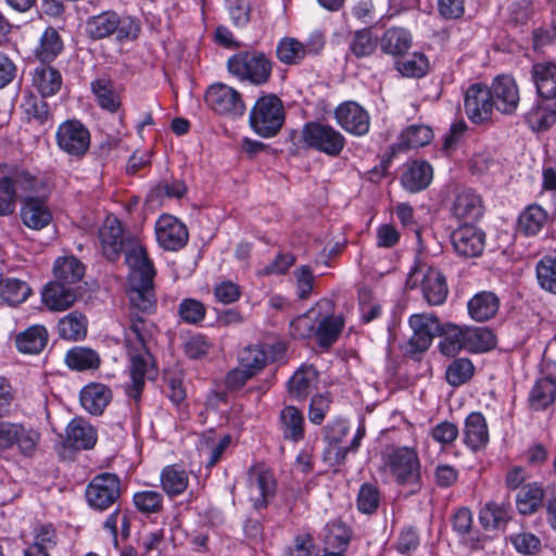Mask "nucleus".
<instances>
[{"instance_id": "c85d7f7f", "label": "nucleus", "mask_w": 556, "mask_h": 556, "mask_svg": "<svg viewBox=\"0 0 556 556\" xmlns=\"http://www.w3.org/2000/svg\"><path fill=\"white\" fill-rule=\"evenodd\" d=\"M21 218L26 227L40 230L50 224L52 214L42 200L26 197L21 207Z\"/></svg>"}, {"instance_id": "bb28decb", "label": "nucleus", "mask_w": 556, "mask_h": 556, "mask_svg": "<svg viewBox=\"0 0 556 556\" xmlns=\"http://www.w3.org/2000/svg\"><path fill=\"white\" fill-rule=\"evenodd\" d=\"M49 340L45 326L33 325L15 336L14 342L18 352L37 355L43 351Z\"/></svg>"}, {"instance_id": "052dcab7", "label": "nucleus", "mask_w": 556, "mask_h": 556, "mask_svg": "<svg viewBox=\"0 0 556 556\" xmlns=\"http://www.w3.org/2000/svg\"><path fill=\"white\" fill-rule=\"evenodd\" d=\"M535 270L540 287L551 293L556 294V257H542L538 262Z\"/></svg>"}, {"instance_id": "39448f33", "label": "nucleus", "mask_w": 556, "mask_h": 556, "mask_svg": "<svg viewBox=\"0 0 556 556\" xmlns=\"http://www.w3.org/2000/svg\"><path fill=\"white\" fill-rule=\"evenodd\" d=\"M408 289L420 287L424 299L429 305H442L448 294L444 275L426 263H417L406 279Z\"/></svg>"}, {"instance_id": "423d86ee", "label": "nucleus", "mask_w": 556, "mask_h": 556, "mask_svg": "<svg viewBox=\"0 0 556 556\" xmlns=\"http://www.w3.org/2000/svg\"><path fill=\"white\" fill-rule=\"evenodd\" d=\"M408 325L413 334L404 345V353L410 357L425 353L438 337L442 326L434 314L428 313L410 315Z\"/></svg>"}, {"instance_id": "37998d69", "label": "nucleus", "mask_w": 556, "mask_h": 556, "mask_svg": "<svg viewBox=\"0 0 556 556\" xmlns=\"http://www.w3.org/2000/svg\"><path fill=\"white\" fill-rule=\"evenodd\" d=\"M65 363L70 368L78 371L97 369L100 366V356L90 348L75 346L67 351Z\"/></svg>"}, {"instance_id": "e2e57ef3", "label": "nucleus", "mask_w": 556, "mask_h": 556, "mask_svg": "<svg viewBox=\"0 0 556 556\" xmlns=\"http://www.w3.org/2000/svg\"><path fill=\"white\" fill-rule=\"evenodd\" d=\"M475 367L468 358L454 359L446 368L445 378L448 384L458 387L473 375Z\"/></svg>"}, {"instance_id": "412c9836", "label": "nucleus", "mask_w": 556, "mask_h": 556, "mask_svg": "<svg viewBox=\"0 0 556 556\" xmlns=\"http://www.w3.org/2000/svg\"><path fill=\"white\" fill-rule=\"evenodd\" d=\"M128 354L130 358L129 374L131 383L127 387L126 392L129 397L138 401L144 386V378L150 364L151 354L149 349H140L137 346L128 348Z\"/></svg>"}, {"instance_id": "a211bd4d", "label": "nucleus", "mask_w": 556, "mask_h": 556, "mask_svg": "<svg viewBox=\"0 0 556 556\" xmlns=\"http://www.w3.org/2000/svg\"><path fill=\"white\" fill-rule=\"evenodd\" d=\"M99 240L104 256L116 261L125 249L128 240L124 239V231L121 222L116 217H108L99 229Z\"/></svg>"}, {"instance_id": "603ef678", "label": "nucleus", "mask_w": 556, "mask_h": 556, "mask_svg": "<svg viewBox=\"0 0 556 556\" xmlns=\"http://www.w3.org/2000/svg\"><path fill=\"white\" fill-rule=\"evenodd\" d=\"M547 213L539 205L528 206L518 218V228L526 236L536 235L545 225Z\"/></svg>"}, {"instance_id": "c03bdc74", "label": "nucleus", "mask_w": 556, "mask_h": 556, "mask_svg": "<svg viewBox=\"0 0 556 556\" xmlns=\"http://www.w3.org/2000/svg\"><path fill=\"white\" fill-rule=\"evenodd\" d=\"M63 49V41L53 27H48L41 35L39 45L35 49L36 58L45 62H51L54 60Z\"/></svg>"}, {"instance_id": "e433bc0d", "label": "nucleus", "mask_w": 556, "mask_h": 556, "mask_svg": "<svg viewBox=\"0 0 556 556\" xmlns=\"http://www.w3.org/2000/svg\"><path fill=\"white\" fill-rule=\"evenodd\" d=\"M438 336L440 337L438 348L443 355L454 357L466 350L465 328L447 323L441 326Z\"/></svg>"}, {"instance_id": "7ed1b4c3", "label": "nucleus", "mask_w": 556, "mask_h": 556, "mask_svg": "<svg viewBox=\"0 0 556 556\" xmlns=\"http://www.w3.org/2000/svg\"><path fill=\"white\" fill-rule=\"evenodd\" d=\"M274 62L262 51H241L227 61L228 72L238 80L263 86L271 77Z\"/></svg>"}, {"instance_id": "aec40b11", "label": "nucleus", "mask_w": 556, "mask_h": 556, "mask_svg": "<svg viewBox=\"0 0 556 556\" xmlns=\"http://www.w3.org/2000/svg\"><path fill=\"white\" fill-rule=\"evenodd\" d=\"M490 93L492 94L494 108L505 114L516 111L519 103V90L516 81L510 76H498L494 79Z\"/></svg>"}, {"instance_id": "58836bf2", "label": "nucleus", "mask_w": 556, "mask_h": 556, "mask_svg": "<svg viewBox=\"0 0 556 556\" xmlns=\"http://www.w3.org/2000/svg\"><path fill=\"white\" fill-rule=\"evenodd\" d=\"M56 328L60 338L64 340H84L87 336L88 319L83 313L73 311L59 320Z\"/></svg>"}, {"instance_id": "4d7b16f0", "label": "nucleus", "mask_w": 556, "mask_h": 556, "mask_svg": "<svg viewBox=\"0 0 556 556\" xmlns=\"http://www.w3.org/2000/svg\"><path fill=\"white\" fill-rule=\"evenodd\" d=\"M91 90L94 93L99 105L110 112H115L119 108V99L114 91L113 83L110 79L100 78L91 84Z\"/></svg>"}, {"instance_id": "c9c22d12", "label": "nucleus", "mask_w": 556, "mask_h": 556, "mask_svg": "<svg viewBox=\"0 0 556 556\" xmlns=\"http://www.w3.org/2000/svg\"><path fill=\"white\" fill-rule=\"evenodd\" d=\"M128 298L132 308L142 313L151 312L156 303L153 291V279L129 280Z\"/></svg>"}, {"instance_id": "473e14b6", "label": "nucleus", "mask_w": 556, "mask_h": 556, "mask_svg": "<svg viewBox=\"0 0 556 556\" xmlns=\"http://www.w3.org/2000/svg\"><path fill=\"white\" fill-rule=\"evenodd\" d=\"M469 316L479 323L493 318L500 308V299L490 291L475 294L467 304Z\"/></svg>"}, {"instance_id": "4c0bfd02", "label": "nucleus", "mask_w": 556, "mask_h": 556, "mask_svg": "<svg viewBox=\"0 0 556 556\" xmlns=\"http://www.w3.org/2000/svg\"><path fill=\"white\" fill-rule=\"evenodd\" d=\"M161 486L170 497L182 494L189 485V475L179 465L164 467L160 475Z\"/></svg>"}, {"instance_id": "ddd939ff", "label": "nucleus", "mask_w": 556, "mask_h": 556, "mask_svg": "<svg viewBox=\"0 0 556 556\" xmlns=\"http://www.w3.org/2000/svg\"><path fill=\"white\" fill-rule=\"evenodd\" d=\"M451 243L457 256L478 257L485 248V232L476 226L465 224L451 233Z\"/></svg>"}, {"instance_id": "13d9d810", "label": "nucleus", "mask_w": 556, "mask_h": 556, "mask_svg": "<svg viewBox=\"0 0 556 556\" xmlns=\"http://www.w3.org/2000/svg\"><path fill=\"white\" fill-rule=\"evenodd\" d=\"M379 43L378 38L369 28H364L354 33L350 41V51L354 56L367 58L371 55Z\"/></svg>"}, {"instance_id": "680f3d73", "label": "nucleus", "mask_w": 556, "mask_h": 556, "mask_svg": "<svg viewBox=\"0 0 556 556\" xmlns=\"http://www.w3.org/2000/svg\"><path fill=\"white\" fill-rule=\"evenodd\" d=\"M432 139V130L426 125H412L401 135L400 146L416 149L428 144Z\"/></svg>"}, {"instance_id": "864d4df0", "label": "nucleus", "mask_w": 556, "mask_h": 556, "mask_svg": "<svg viewBox=\"0 0 556 556\" xmlns=\"http://www.w3.org/2000/svg\"><path fill=\"white\" fill-rule=\"evenodd\" d=\"M479 519L484 529L502 528L509 520L508 506L494 502L486 503L480 510Z\"/></svg>"}, {"instance_id": "393cba45", "label": "nucleus", "mask_w": 556, "mask_h": 556, "mask_svg": "<svg viewBox=\"0 0 556 556\" xmlns=\"http://www.w3.org/2000/svg\"><path fill=\"white\" fill-rule=\"evenodd\" d=\"M380 49L393 58L403 56L413 45L410 31L404 27H390L379 39Z\"/></svg>"}, {"instance_id": "0eeeda50", "label": "nucleus", "mask_w": 556, "mask_h": 556, "mask_svg": "<svg viewBox=\"0 0 556 556\" xmlns=\"http://www.w3.org/2000/svg\"><path fill=\"white\" fill-rule=\"evenodd\" d=\"M302 141L307 148L329 156H338L345 146V138L339 130L319 122H308L303 126Z\"/></svg>"}, {"instance_id": "6e6d98bb", "label": "nucleus", "mask_w": 556, "mask_h": 556, "mask_svg": "<svg viewBox=\"0 0 556 556\" xmlns=\"http://www.w3.org/2000/svg\"><path fill=\"white\" fill-rule=\"evenodd\" d=\"M276 55L283 64H298L305 56L304 43L291 38H282L276 47Z\"/></svg>"}, {"instance_id": "338daca9", "label": "nucleus", "mask_w": 556, "mask_h": 556, "mask_svg": "<svg viewBox=\"0 0 556 556\" xmlns=\"http://www.w3.org/2000/svg\"><path fill=\"white\" fill-rule=\"evenodd\" d=\"M134 505L143 514H155L163 507V495L157 491H141L134 494Z\"/></svg>"}, {"instance_id": "7c9ffc66", "label": "nucleus", "mask_w": 556, "mask_h": 556, "mask_svg": "<svg viewBox=\"0 0 556 556\" xmlns=\"http://www.w3.org/2000/svg\"><path fill=\"white\" fill-rule=\"evenodd\" d=\"M97 442L96 429L83 418L73 419L66 427V444L77 450H89Z\"/></svg>"}, {"instance_id": "f03ea898", "label": "nucleus", "mask_w": 556, "mask_h": 556, "mask_svg": "<svg viewBox=\"0 0 556 556\" xmlns=\"http://www.w3.org/2000/svg\"><path fill=\"white\" fill-rule=\"evenodd\" d=\"M382 464L394 481L402 486H409L412 493L420 491L421 463L418 452L410 446H388L382 452Z\"/></svg>"}, {"instance_id": "a878e982", "label": "nucleus", "mask_w": 556, "mask_h": 556, "mask_svg": "<svg viewBox=\"0 0 556 556\" xmlns=\"http://www.w3.org/2000/svg\"><path fill=\"white\" fill-rule=\"evenodd\" d=\"M489 442V429L484 416L472 412L465 419L464 443L472 451H478Z\"/></svg>"}, {"instance_id": "b1692460", "label": "nucleus", "mask_w": 556, "mask_h": 556, "mask_svg": "<svg viewBox=\"0 0 556 556\" xmlns=\"http://www.w3.org/2000/svg\"><path fill=\"white\" fill-rule=\"evenodd\" d=\"M319 380L318 371L312 365L301 366L289 379V394L299 401H304L317 387Z\"/></svg>"}, {"instance_id": "bf43d9fd", "label": "nucleus", "mask_w": 556, "mask_h": 556, "mask_svg": "<svg viewBox=\"0 0 556 556\" xmlns=\"http://www.w3.org/2000/svg\"><path fill=\"white\" fill-rule=\"evenodd\" d=\"M343 328V319L339 316L325 317L315 330L318 344L324 348L330 346L339 337Z\"/></svg>"}, {"instance_id": "79ce46f5", "label": "nucleus", "mask_w": 556, "mask_h": 556, "mask_svg": "<svg viewBox=\"0 0 556 556\" xmlns=\"http://www.w3.org/2000/svg\"><path fill=\"white\" fill-rule=\"evenodd\" d=\"M283 438L298 442L304 438V417L300 409L287 406L280 413Z\"/></svg>"}, {"instance_id": "f3484780", "label": "nucleus", "mask_w": 556, "mask_h": 556, "mask_svg": "<svg viewBox=\"0 0 556 556\" xmlns=\"http://www.w3.org/2000/svg\"><path fill=\"white\" fill-rule=\"evenodd\" d=\"M337 123L348 132L363 136L368 132L370 118L367 111L354 101L341 103L334 110Z\"/></svg>"}, {"instance_id": "6e6552de", "label": "nucleus", "mask_w": 556, "mask_h": 556, "mask_svg": "<svg viewBox=\"0 0 556 556\" xmlns=\"http://www.w3.org/2000/svg\"><path fill=\"white\" fill-rule=\"evenodd\" d=\"M41 435L33 427L20 422L0 421V451L16 447L24 457H33Z\"/></svg>"}, {"instance_id": "ea45409f", "label": "nucleus", "mask_w": 556, "mask_h": 556, "mask_svg": "<svg viewBox=\"0 0 556 556\" xmlns=\"http://www.w3.org/2000/svg\"><path fill=\"white\" fill-rule=\"evenodd\" d=\"M556 399V381L551 377L538 379L529 393V405L534 410L547 409Z\"/></svg>"}, {"instance_id": "774afa93", "label": "nucleus", "mask_w": 556, "mask_h": 556, "mask_svg": "<svg viewBox=\"0 0 556 556\" xmlns=\"http://www.w3.org/2000/svg\"><path fill=\"white\" fill-rule=\"evenodd\" d=\"M428 67V59L422 53H413L408 59L396 63V70L407 77H422Z\"/></svg>"}, {"instance_id": "72a5a7b5", "label": "nucleus", "mask_w": 556, "mask_h": 556, "mask_svg": "<svg viewBox=\"0 0 556 556\" xmlns=\"http://www.w3.org/2000/svg\"><path fill=\"white\" fill-rule=\"evenodd\" d=\"M433 177V170L425 161H414L402 175L401 184L409 192H418L426 189Z\"/></svg>"}, {"instance_id": "69168bd1", "label": "nucleus", "mask_w": 556, "mask_h": 556, "mask_svg": "<svg viewBox=\"0 0 556 556\" xmlns=\"http://www.w3.org/2000/svg\"><path fill=\"white\" fill-rule=\"evenodd\" d=\"M266 354L260 346H247L239 355V365L254 376L266 365Z\"/></svg>"}, {"instance_id": "49530a36", "label": "nucleus", "mask_w": 556, "mask_h": 556, "mask_svg": "<svg viewBox=\"0 0 556 556\" xmlns=\"http://www.w3.org/2000/svg\"><path fill=\"white\" fill-rule=\"evenodd\" d=\"M30 293L27 282L17 278H3L0 283V298L12 306L25 302Z\"/></svg>"}, {"instance_id": "f704fd0d", "label": "nucleus", "mask_w": 556, "mask_h": 556, "mask_svg": "<svg viewBox=\"0 0 556 556\" xmlns=\"http://www.w3.org/2000/svg\"><path fill=\"white\" fill-rule=\"evenodd\" d=\"M42 301L50 311H65L76 302V293L62 282H50L42 291Z\"/></svg>"}, {"instance_id": "6ab92c4d", "label": "nucleus", "mask_w": 556, "mask_h": 556, "mask_svg": "<svg viewBox=\"0 0 556 556\" xmlns=\"http://www.w3.org/2000/svg\"><path fill=\"white\" fill-rule=\"evenodd\" d=\"M123 251L126 264L130 268L129 280L146 279L149 281L154 278L153 264L148 258L146 249L137 240L129 239Z\"/></svg>"}, {"instance_id": "09e8293b", "label": "nucleus", "mask_w": 556, "mask_h": 556, "mask_svg": "<svg viewBox=\"0 0 556 556\" xmlns=\"http://www.w3.org/2000/svg\"><path fill=\"white\" fill-rule=\"evenodd\" d=\"M527 122L532 130H548L556 122V103H540L527 113Z\"/></svg>"}, {"instance_id": "f257e3e1", "label": "nucleus", "mask_w": 556, "mask_h": 556, "mask_svg": "<svg viewBox=\"0 0 556 556\" xmlns=\"http://www.w3.org/2000/svg\"><path fill=\"white\" fill-rule=\"evenodd\" d=\"M85 34L93 41L113 38L117 43L135 41L141 33V22L129 14L105 10L85 21Z\"/></svg>"}, {"instance_id": "a19ab883", "label": "nucleus", "mask_w": 556, "mask_h": 556, "mask_svg": "<svg viewBox=\"0 0 556 556\" xmlns=\"http://www.w3.org/2000/svg\"><path fill=\"white\" fill-rule=\"evenodd\" d=\"M62 85V76L60 72L50 66H39L33 74V86L42 97H51L55 94Z\"/></svg>"}, {"instance_id": "9d476101", "label": "nucleus", "mask_w": 556, "mask_h": 556, "mask_svg": "<svg viewBox=\"0 0 556 556\" xmlns=\"http://www.w3.org/2000/svg\"><path fill=\"white\" fill-rule=\"evenodd\" d=\"M249 498L256 510L268 507L277 492L274 473L264 465L252 466L248 471Z\"/></svg>"}, {"instance_id": "2eb2a0df", "label": "nucleus", "mask_w": 556, "mask_h": 556, "mask_svg": "<svg viewBox=\"0 0 556 556\" xmlns=\"http://www.w3.org/2000/svg\"><path fill=\"white\" fill-rule=\"evenodd\" d=\"M155 236L160 247L167 251L180 250L189 238L186 226L172 215H162L156 220Z\"/></svg>"}, {"instance_id": "4468645a", "label": "nucleus", "mask_w": 556, "mask_h": 556, "mask_svg": "<svg viewBox=\"0 0 556 556\" xmlns=\"http://www.w3.org/2000/svg\"><path fill=\"white\" fill-rule=\"evenodd\" d=\"M450 212L458 220L477 222L484 214L482 198L471 188H456Z\"/></svg>"}, {"instance_id": "c756f323", "label": "nucleus", "mask_w": 556, "mask_h": 556, "mask_svg": "<svg viewBox=\"0 0 556 556\" xmlns=\"http://www.w3.org/2000/svg\"><path fill=\"white\" fill-rule=\"evenodd\" d=\"M538 94L546 100L556 98V63L539 62L531 70Z\"/></svg>"}, {"instance_id": "0e129e2a", "label": "nucleus", "mask_w": 556, "mask_h": 556, "mask_svg": "<svg viewBox=\"0 0 556 556\" xmlns=\"http://www.w3.org/2000/svg\"><path fill=\"white\" fill-rule=\"evenodd\" d=\"M45 97L28 94L24 98L22 108L29 119H35L40 124L51 118V111Z\"/></svg>"}, {"instance_id": "f8f14e48", "label": "nucleus", "mask_w": 556, "mask_h": 556, "mask_svg": "<svg viewBox=\"0 0 556 556\" xmlns=\"http://www.w3.org/2000/svg\"><path fill=\"white\" fill-rule=\"evenodd\" d=\"M121 496V482L114 473L96 476L87 486L86 497L93 508L104 510L113 505Z\"/></svg>"}, {"instance_id": "20e7f679", "label": "nucleus", "mask_w": 556, "mask_h": 556, "mask_svg": "<svg viewBox=\"0 0 556 556\" xmlns=\"http://www.w3.org/2000/svg\"><path fill=\"white\" fill-rule=\"evenodd\" d=\"M282 101L275 94L261 97L251 109L249 122L251 128L263 138L276 136L285 123Z\"/></svg>"}, {"instance_id": "dca6fc26", "label": "nucleus", "mask_w": 556, "mask_h": 556, "mask_svg": "<svg viewBox=\"0 0 556 556\" xmlns=\"http://www.w3.org/2000/svg\"><path fill=\"white\" fill-rule=\"evenodd\" d=\"M464 108L468 118L476 124L490 119L494 108L490 89L481 84L470 86L465 92Z\"/></svg>"}, {"instance_id": "2f4dec72", "label": "nucleus", "mask_w": 556, "mask_h": 556, "mask_svg": "<svg viewBox=\"0 0 556 556\" xmlns=\"http://www.w3.org/2000/svg\"><path fill=\"white\" fill-rule=\"evenodd\" d=\"M111 400L110 388L102 383H89L80 391L81 406L92 415H101Z\"/></svg>"}, {"instance_id": "9b49d317", "label": "nucleus", "mask_w": 556, "mask_h": 556, "mask_svg": "<svg viewBox=\"0 0 556 556\" xmlns=\"http://www.w3.org/2000/svg\"><path fill=\"white\" fill-rule=\"evenodd\" d=\"M207 105L216 113L229 117L242 116L245 104L241 93L225 84L212 85L205 94Z\"/></svg>"}, {"instance_id": "cd10ccee", "label": "nucleus", "mask_w": 556, "mask_h": 556, "mask_svg": "<svg viewBox=\"0 0 556 556\" xmlns=\"http://www.w3.org/2000/svg\"><path fill=\"white\" fill-rule=\"evenodd\" d=\"M156 332L155 325L148 318L130 313V325L125 331L128 348L149 349L148 343Z\"/></svg>"}, {"instance_id": "5fc2aeb1", "label": "nucleus", "mask_w": 556, "mask_h": 556, "mask_svg": "<svg viewBox=\"0 0 556 556\" xmlns=\"http://www.w3.org/2000/svg\"><path fill=\"white\" fill-rule=\"evenodd\" d=\"M187 192V186L181 180L160 181L147 195V200L151 203L162 204L164 199L182 198Z\"/></svg>"}, {"instance_id": "8fccbe9b", "label": "nucleus", "mask_w": 556, "mask_h": 556, "mask_svg": "<svg viewBox=\"0 0 556 556\" xmlns=\"http://www.w3.org/2000/svg\"><path fill=\"white\" fill-rule=\"evenodd\" d=\"M544 497V491L536 483L525 485L517 494L516 505L520 514L530 515L535 513L541 506Z\"/></svg>"}, {"instance_id": "de8ad7c7", "label": "nucleus", "mask_w": 556, "mask_h": 556, "mask_svg": "<svg viewBox=\"0 0 556 556\" xmlns=\"http://www.w3.org/2000/svg\"><path fill=\"white\" fill-rule=\"evenodd\" d=\"M53 270L58 282L72 285L78 282L84 277L85 267L76 257L71 256L58 258Z\"/></svg>"}, {"instance_id": "5701e85b", "label": "nucleus", "mask_w": 556, "mask_h": 556, "mask_svg": "<svg viewBox=\"0 0 556 556\" xmlns=\"http://www.w3.org/2000/svg\"><path fill=\"white\" fill-rule=\"evenodd\" d=\"M348 432H349L348 425L343 421H337L329 428L328 433H327V439H328L329 443L331 445H333L332 448L334 451V460L338 464L343 463L349 453L357 452L358 447L361 446V442H362L363 438L365 437L366 429H365L364 424H361L358 426L357 431H356L354 438L352 439L350 445L346 447L338 446V444L348 434Z\"/></svg>"}, {"instance_id": "4be33fe9", "label": "nucleus", "mask_w": 556, "mask_h": 556, "mask_svg": "<svg viewBox=\"0 0 556 556\" xmlns=\"http://www.w3.org/2000/svg\"><path fill=\"white\" fill-rule=\"evenodd\" d=\"M0 181H5V186L13 191L17 198L35 191L36 177L26 168L15 164L0 165Z\"/></svg>"}, {"instance_id": "a18cd8bd", "label": "nucleus", "mask_w": 556, "mask_h": 556, "mask_svg": "<svg viewBox=\"0 0 556 556\" xmlns=\"http://www.w3.org/2000/svg\"><path fill=\"white\" fill-rule=\"evenodd\" d=\"M466 351L482 353L495 346V336L484 327L465 328Z\"/></svg>"}, {"instance_id": "3c124183", "label": "nucleus", "mask_w": 556, "mask_h": 556, "mask_svg": "<svg viewBox=\"0 0 556 556\" xmlns=\"http://www.w3.org/2000/svg\"><path fill=\"white\" fill-rule=\"evenodd\" d=\"M351 541L350 528L340 520L327 523L324 538L325 547L345 552Z\"/></svg>"}, {"instance_id": "1a4fd4ad", "label": "nucleus", "mask_w": 556, "mask_h": 556, "mask_svg": "<svg viewBox=\"0 0 556 556\" xmlns=\"http://www.w3.org/2000/svg\"><path fill=\"white\" fill-rule=\"evenodd\" d=\"M58 148L64 153L80 159L90 147V132L77 119H67L59 125L55 132Z\"/></svg>"}]
</instances>
